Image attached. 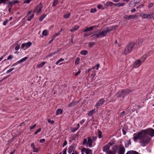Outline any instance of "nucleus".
Here are the masks:
<instances>
[{"label":"nucleus","instance_id":"f257e3e1","mask_svg":"<svg viewBox=\"0 0 154 154\" xmlns=\"http://www.w3.org/2000/svg\"><path fill=\"white\" fill-rule=\"evenodd\" d=\"M149 135L151 137L154 136V130L152 128H149L142 130L137 133L134 134L133 139L135 142L139 139V143L141 146L144 147L148 145L151 140V138L148 136Z\"/></svg>","mask_w":154,"mask_h":154},{"label":"nucleus","instance_id":"f03ea898","mask_svg":"<svg viewBox=\"0 0 154 154\" xmlns=\"http://www.w3.org/2000/svg\"><path fill=\"white\" fill-rule=\"evenodd\" d=\"M117 27V26H114L107 27L104 29L102 31L94 34L93 36H94V37L96 38H100L102 37H105L109 32L116 29Z\"/></svg>","mask_w":154,"mask_h":154},{"label":"nucleus","instance_id":"7ed1b4c3","mask_svg":"<svg viewBox=\"0 0 154 154\" xmlns=\"http://www.w3.org/2000/svg\"><path fill=\"white\" fill-rule=\"evenodd\" d=\"M137 44H134L133 42H130L128 44L124 51V53L126 55L131 53L133 48H138V46H135Z\"/></svg>","mask_w":154,"mask_h":154},{"label":"nucleus","instance_id":"20e7f679","mask_svg":"<svg viewBox=\"0 0 154 154\" xmlns=\"http://www.w3.org/2000/svg\"><path fill=\"white\" fill-rule=\"evenodd\" d=\"M125 152V149L123 145L120 144L119 146L118 153V154H124ZM138 152L134 150L128 151L125 154H138Z\"/></svg>","mask_w":154,"mask_h":154},{"label":"nucleus","instance_id":"39448f33","mask_svg":"<svg viewBox=\"0 0 154 154\" xmlns=\"http://www.w3.org/2000/svg\"><path fill=\"white\" fill-rule=\"evenodd\" d=\"M132 91L131 90L124 89L122 90L118 93L116 95V97L118 98H120L122 97L124 99V97L129 94L131 93Z\"/></svg>","mask_w":154,"mask_h":154},{"label":"nucleus","instance_id":"423d86ee","mask_svg":"<svg viewBox=\"0 0 154 154\" xmlns=\"http://www.w3.org/2000/svg\"><path fill=\"white\" fill-rule=\"evenodd\" d=\"M93 142V141L91 140V137H88L87 139L86 138L84 139L83 144V145L87 144L88 145L89 147H91L92 146Z\"/></svg>","mask_w":154,"mask_h":154},{"label":"nucleus","instance_id":"0eeeda50","mask_svg":"<svg viewBox=\"0 0 154 154\" xmlns=\"http://www.w3.org/2000/svg\"><path fill=\"white\" fill-rule=\"evenodd\" d=\"M140 16L143 18V19H154V13H152L150 14H142L140 15Z\"/></svg>","mask_w":154,"mask_h":154},{"label":"nucleus","instance_id":"6e6552de","mask_svg":"<svg viewBox=\"0 0 154 154\" xmlns=\"http://www.w3.org/2000/svg\"><path fill=\"white\" fill-rule=\"evenodd\" d=\"M32 45V43L30 42L23 43L21 45V48L24 50L26 49L29 48Z\"/></svg>","mask_w":154,"mask_h":154},{"label":"nucleus","instance_id":"1a4fd4ad","mask_svg":"<svg viewBox=\"0 0 154 154\" xmlns=\"http://www.w3.org/2000/svg\"><path fill=\"white\" fill-rule=\"evenodd\" d=\"M42 7L43 5L41 3H40L36 6L34 11L36 12L37 14H39L42 11Z\"/></svg>","mask_w":154,"mask_h":154},{"label":"nucleus","instance_id":"9d476101","mask_svg":"<svg viewBox=\"0 0 154 154\" xmlns=\"http://www.w3.org/2000/svg\"><path fill=\"white\" fill-rule=\"evenodd\" d=\"M105 100L103 98L100 99L96 103L94 106V107L97 108L101 106L104 103Z\"/></svg>","mask_w":154,"mask_h":154},{"label":"nucleus","instance_id":"9b49d317","mask_svg":"<svg viewBox=\"0 0 154 154\" xmlns=\"http://www.w3.org/2000/svg\"><path fill=\"white\" fill-rule=\"evenodd\" d=\"M144 59H142V57L140 60H136L135 62L134 65V67L135 68H137L139 67L141 65L142 63L144 62Z\"/></svg>","mask_w":154,"mask_h":154},{"label":"nucleus","instance_id":"f8f14e48","mask_svg":"<svg viewBox=\"0 0 154 154\" xmlns=\"http://www.w3.org/2000/svg\"><path fill=\"white\" fill-rule=\"evenodd\" d=\"M28 58V57H25L21 59L20 60L17 61L15 63H14L12 65V66H15L16 65H17L18 64H20V63L25 61H26Z\"/></svg>","mask_w":154,"mask_h":154},{"label":"nucleus","instance_id":"ddd939ff","mask_svg":"<svg viewBox=\"0 0 154 154\" xmlns=\"http://www.w3.org/2000/svg\"><path fill=\"white\" fill-rule=\"evenodd\" d=\"M111 144L110 143H109L103 146V152H106L109 150Z\"/></svg>","mask_w":154,"mask_h":154},{"label":"nucleus","instance_id":"4468645a","mask_svg":"<svg viewBox=\"0 0 154 154\" xmlns=\"http://www.w3.org/2000/svg\"><path fill=\"white\" fill-rule=\"evenodd\" d=\"M82 152H85L86 154H92L91 150L88 148H83L82 150Z\"/></svg>","mask_w":154,"mask_h":154},{"label":"nucleus","instance_id":"2eb2a0df","mask_svg":"<svg viewBox=\"0 0 154 154\" xmlns=\"http://www.w3.org/2000/svg\"><path fill=\"white\" fill-rule=\"evenodd\" d=\"M138 17V16L136 15H125L124 17V18L126 20H129L131 19L136 18Z\"/></svg>","mask_w":154,"mask_h":154},{"label":"nucleus","instance_id":"dca6fc26","mask_svg":"<svg viewBox=\"0 0 154 154\" xmlns=\"http://www.w3.org/2000/svg\"><path fill=\"white\" fill-rule=\"evenodd\" d=\"M97 26L96 25H94L92 26H91L89 27H86L85 29H84L83 30V32H86L92 30L94 28L96 27Z\"/></svg>","mask_w":154,"mask_h":154},{"label":"nucleus","instance_id":"f3484780","mask_svg":"<svg viewBox=\"0 0 154 154\" xmlns=\"http://www.w3.org/2000/svg\"><path fill=\"white\" fill-rule=\"evenodd\" d=\"M19 1L17 0H12L8 2V4L10 5L11 7H12L14 5L18 3Z\"/></svg>","mask_w":154,"mask_h":154},{"label":"nucleus","instance_id":"a211bd4d","mask_svg":"<svg viewBox=\"0 0 154 154\" xmlns=\"http://www.w3.org/2000/svg\"><path fill=\"white\" fill-rule=\"evenodd\" d=\"M153 52L152 51H150L149 53H148V54H146L145 55H143L142 57V58L143 59L145 60L147 57L151 56V55H152L153 54Z\"/></svg>","mask_w":154,"mask_h":154},{"label":"nucleus","instance_id":"6ab92c4d","mask_svg":"<svg viewBox=\"0 0 154 154\" xmlns=\"http://www.w3.org/2000/svg\"><path fill=\"white\" fill-rule=\"evenodd\" d=\"M136 4L135 3L134 1L132 0L129 3L128 6L129 7H133L136 6Z\"/></svg>","mask_w":154,"mask_h":154},{"label":"nucleus","instance_id":"aec40b11","mask_svg":"<svg viewBox=\"0 0 154 154\" xmlns=\"http://www.w3.org/2000/svg\"><path fill=\"white\" fill-rule=\"evenodd\" d=\"M75 148L73 146L71 145L68 148V152L69 153H70L72 152H73L75 151Z\"/></svg>","mask_w":154,"mask_h":154},{"label":"nucleus","instance_id":"412c9836","mask_svg":"<svg viewBox=\"0 0 154 154\" xmlns=\"http://www.w3.org/2000/svg\"><path fill=\"white\" fill-rule=\"evenodd\" d=\"M143 41V39H141L139 40L137 43H134V44H137L135 46H138V48L139 47L142 45Z\"/></svg>","mask_w":154,"mask_h":154},{"label":"nucleus","instance_id":"4be33fe9","mask_svg":"<svg viewBox=\"0 0 154 154\" xmlns=\"http://www.w3.org/2000/svg\"><path fill=\"white\" fill-rule=\"evenodd\" d=\"M119 146L118 145H115L112 147V151L115 154H116L117 152V150L118 149Z\"/></svg>","mask_w":154,"mask_h":154},{"label":"nucleus","instance_id":"5701e85b","mask_svg":"<svg viewBox=\"0 0 154 154\" xmlns=\"http://www.w3.org/2000/svg\"><path fill=\"white\" fill-rule=\"evenodd\" d=\"M115 4L113 3L112 2H106L104 4L106 6L109 7V6H112L113 5L115 6Z\"/></svg>","mask_w":154,"mask_h":154},{"label":"nucleus","instance_id":"b1692460","mask_svg":"<svg viewBox=\"0 0 154 154\" xmlns=\"http://www.w3.org/2000/svg\"><path fill=\"white\" fill-rule=\"evenodd\" d=\"M76 105L77 103L75 102V101L72 100V101L68 105V107H71Z\"/></svg>","mask_w":154,"mask_h":154},{"label":"nucleus","instance_id":"393cba45","mask_svg":"<svg viewBox=\"0 0 154 154\" xmlns=\"http://www.w3.org/2000/svg\"><path fill=\"white\" fill-rule=\"evenodd\" d=\"M130 140L127 141L125 143V146L126 147H128L129 145H131Z\"/></svg>","mask_w":154,"mask_h":154},{"label":"nucleus","instance_id":"a878e982","mask_svg":"<svg viewBox=\"0 0 154 154\" xmlns=\"http://www.w3.org/2000/svg\"><path fill=\"white\" fill-rule=\"evenodd\" d=\"M62 31V29H61L60 30L58 31L57 33H56L53 36L52 38H55L57 36H58L60 34L61 32Z\"/></svg>","mask_w":154,"mask_h":154},{"label":"nucleus","instance_id":"bb28decb","mask_svg":"<svg viewBox=\"0 0 154 154\" xmlns=\"http://www.w3.org/2000/svg\"><path fill=\"white\" fill-rule=\"evenodd\" d=\"M79 28V26H76L75 27H73L72 29H70V31L72 32H74L77 30Z\"/></svg>","mask_w":154,"mask_h":154},{"label":"nucleus","instance_id":"cd10ccee","mask_svg":"<svg viewBox=\"0 0 154 154\" xmlns=\"http://www.w3.org/2000/svg\"><path fill=\"white\" fill-rule=\"evenodd\" d=\"M95 111V109H93L89 111L88 113V116H92L94 113Z\"/></svg>","mask_w":154,"mask_h":154},{"label":"nucleus","instance_id":"c85d7f7f","mask_svg":"<svg viewBox=\"0 0 154 154\" xmlns=\"http://www.w3.org/2000/svg\"><path fill=\"white\" fill-rule=\"evenodd\" d=\"M63 113V110L60 109H58L56 111L57 115L61 114Z\"/></svg>","mask_w":154,"mask_h":154},{"label":"nucleus","instance_id":"c756f323","mask_svg":"<svg viewBox=\"0 0 154 154\" xmlns=\"http://www.w3.org/2000/svg\"><path fill=\"white\" fill-rule=\"evenodd\" d=\"M125 3H118L117 4H115V6H117L118 7H120L121 6H123L124 5Z\"/></svg>","mask_w":154,"mask_h":154},{"label":"nucleus","instance_id":"7c9ffc66","mask_svg":"<svg viewBox=\"0 0 154 154\" xmlns=\"http://www.w3.org/2000/svg\"><path fill=\"white\" fill-rule=\"evenodd\" d=\"M59 2L58 0H54L53 2L52 6L55 7L57 5Z\"/></svg>","mask_w":154,"mask_h":154},{"label":"nucleus","instance_id":"2f4dec72","mask_svg":"<svg viewBox=\"0 0 154 154\" xmlns=\"http://www.w3.org/2000/svg\"><path fill=\"white\" fill-rule=\"evenodd\" d=\"M88 53L87 51L84 50L81 51L80 54L82 55H85Z\"/></svg>","mask_w":154,"mask_h":154},{"label":"nucleus","instance_id":"473e14b6","mask_svg":"<svg viewBox=\"0 0 154 154\" xmlns=\"http://www.w3.org/2000/svg\"><path fill=\"white\" fill-rule=\"evenodd\" d=\"M46 16V15L45 14H43L39 18V20L41 21L43 20L44 19V18Z\"/></svg>","mask_w":154,"mask_h":154},{"label":"nucleus","instance_id":"72a5a7b5","mask_svg":"<svg viewBox=\"0 0 154 154\" xmlns=\"http://www.w3.org/2000/svg\"><path fill=\"white\" fill-rule=\"evenodd\" d=\"M88 46L90 47H92L94 46V45L95 44V43L94 42H90L88 43Z\"/></svg>","mask_w":154,"mask_h":154},{"label":"nucleus","instance_id":"f704fd0d","mask_svg":"<svg viewBox=\"0 0 154 154\" xmlns=\"http://www.w3.org/2000/svg\"><path fill=\"white\" fill-rule=\"evenodd\" d=\"M102 132L99 130L98 131V137L99 138H101L102 137Z\"/></svg>","mask_w":154,"mask_h":154},{"label":"nucleus","instance_id":"c9c22d12","mask_svg":"<svg viewBox=\"0 0 154 154\" xmlns=\"http://www.w3.org/2000/svg\"><path fill=\"white\" fill-rule=\"evenodd\" d=\"M45 62L44 61L42 62L40 64L38 65V67H43L45 64Z\"/></svg>","mask_w":154,"mask_h":154},{"label":"nucleus","instance_id":"e433bc0d","mask_svg":"<svg viewBox=\"0 0 154 154\" xmlns=\"http://www.w3.org/2000/svg\"><path fill=\"white\" fill-rule=\"evenodd\" d=\"M8 0H0V5L2 4H5L6 2H8Z\"/></svg>","mask_w":154,"mask_h":154},{"label":"nucleus","instance_id":"4c0bfd02","mask_svg":"<svg viewBox=\"0 0 154 154\" xmlns=\"http://www.w3.org/2000/svg\"><path fill=\"white\" fill-rule=\"evenodd\" d=\"M70 13H68L67 14H65L63 16V17L65 18H68L70 16Z\"/></svg>","mask_w":154,"mask_h":154},{"label":"nucleus","instance_id":"58836bf2","mask_svg":"<svg viewBox=\"0 0 154 154\" xmlns=\"http://www.w3.org/2000/svg\"><path fill=\"white\" fill-rule=\"evenodd\" d=\"M34 16V14H32L30 16L28 17L27 20L28 21H30L33 18Z\"/></svg>","mask_w":154,"mask_h":154},{"label":"nucleus","instance_id":"ea45409f","mask_svg":"<svg viewBox=\"0 0 154 154\" xmlns=\"http://www.w3.org/2000/svg\"><path fill=\"white\" fill-rule=\"evenodd\" d=\"M64 60V59H63L61 58L57 61V62L56 63V65H58L60 62L63 61Z\"/></svg>","mask_w":154,"mask_h":154},{"label":"nucleus","instance_id":"a19ab883","mask_svg":"<svg viewBox=\"0 0 154 154\" xmlns=\"http://www.w3.org/2000/svg\"><path fill=\"white\" fill-rule=\"evenodd\" d=\"M42 34L44 36H46L48 34V31L47 30H44L42 32Z\"/></svg>","mask_w":154,"mask_h":154},{"label":"nucleus","instance_id":"79ce46f5","mask_svg":"<svg viewBox=\"0 0 154 154\" xmlns=\"http://www.w3.org/2000/svg\"><path fill=\"white\" fill-rule=\"evenodd\" d=\"M79 60L80 58L79 57H78L77 58L75 61V64H78L79 63Z\"/></svg>","mask_w":154,"mask_h":154},{"label":"nucleus","instance_id":"37998d69","mask_svg":"<svg viewBox=\"0 0 154 154\" xmlns=\"http://www.w3.org/2000/svg\"><path fill=\"white\" fill-rule=\"evenodd\" d=\"M13 58V56L12 55H10L7 58V59L6 60H4V61L6 60H11Z\"/></svg>","mask_w":154,"mask_h":154},{"label":"nucleus","instance_id":"c03bdc74","mask_svg":"<svg viewBox=\"0 0 154 154\" xmlns=\"http://www.w3.org/2000/svg\"><path fill=\"white\" fill-rule=\"evenodd\" d=\"M91 138H92V140L93 142H94L96 140L97 137L96 136H93L91 137Z\"/></svg>","mask_w":154,"mask_h":154},{"label":"nucleus","instance_id":"a18cd8bd","mask_svg":"<svg viewBox=\"0 0 154 154\" xmlns=\"http://www.w3.org/2000/svg\"><path fill=\"white\" fill-rule=\"evenodd\" d=\"M106 154H115L111 150H109L106 152Z\"/></svg>","mask_w":154,"mask_h":154},{"label":"nucleus","instance_id":"49530a36","mask_svg":"<svg viewBox=\"0 0 154 154\" xmlns=\"http://www.w3.org/2000/svg\"><path fill=\"white\" fill-rule=\"evenodd\" d=\"M14 69V68H11L10 69H9L7 70V71L6 73H9L11 72Z\"/></svg>","mask_w":154,"mask_h":154},{"label":"nucleus","instance_id":"de8ad7c7","mask_svg":"<svg viewBox=\"0 0 154 154\" xmlns=\"http://www.w3.org/2000/svg\"><path fill=\"white\" fill-rule=\"evenodd\" d=\"M77 129H78L77 128H73L71 129V131L72 132H74L77 130Z\"/></svg>","mask_w":154,"mask_h":154},{"label":"nucleus","instance_id":"09e8293b","mask_svg":"<svg viewBox=\"0 0 154 154\" xmlns=\"http://www.w3.org/2000/svg\"><path fill=\"white\" fill-rule=\"evenodd\" d=\"M97 10L96 8H91V9L90 12L91 13H93L96 12Z\"/></svg>","mask_w":154,"mask_h":154},{"label":"nucleus","instance_id":"8fccbe9b","mask_svg":"<svg viewBox=\"0 0 154 154\" xmlns=\"http://www.w3.org/2000/svg\"><path fill=\"white\" fill-rule=\"evenodd\" d=\"M9 22V20L7 19L5 21H4L3 22V24L4 26H5L7 23Z\"/></svg>","mask_w":154,"mask_h":154},{"label":"nucleus","instance_id":"3c124183","mask_svg":"<svg viewBox=\"0 0 154 154\" xmlns=\"http://www.w3.org/2000/svg\"><path fill=\"white\" fill-rule=\"evenodd\" d=\"M97 8L98 9H103L104 8L103 5H99L97 6Z\"/></svg>","mask_w":154,"mask_h":154},{"label":"nucleus","instance_id":"603ef678","mask_svg":"<svg viewBox=\"0 0 154 154\" xmlns=\"http://www.w3.org/2000/svg\"><path fill=\"white\" fill-rule=\"evenodd\" d=\"M41 131V128L38 129L37 131H36L35 132V134L36 135V134L38 132H40Z\"/></svg>","mask_w":154,"mask_h":154},{"label":"nucleus","instance_id":"864d4df0","mask_svg":"<svg viewBox=\"0 0 154 154\" xmlns=\"http://www.w3.org/2000/svg\"><path fill=\"white\" fill-rule=\"evenodd\" d=\"M32 149L33 151L34 152H37L38 151V149H37L35 147V148H33V149Z\"/></svg>","mask_w":154,"mask_h":154},{"label":"nucleus","instance_id":"5fc2aeb1","mask_svg":"<svg viewBox=\"0 0 154 154\" xmlns=\"http://www.w3.org/2000/svg\"><path fill=\"white\" fill-rule=\"evenodd\" d=\"M31 0H24L23 2L24 3L29 4Z\"/></svg>","mask_w":154,"mask_h":154},{"label":"nucleus","instance_id":"6e6d98bb","mask_svg":"<svg viewBox=\"0 0 154 154\" xmlns=\"http://www.w3.org/2000/svg\"><path fill=\"white\" fill-rule=\"evenodd\" d=\"M99 66H100L99 64H97L94 67H93L92 69H94L96 67H97V68H96V69L97 70H98V68L99 67Z\"/></svg>","mask_w":154,"mask_h":154},{"label":"nucleus","instance_id":"4d7b16f0","mask_svg":"<svg viewBox=\"0 0 154 154\" xmlns=\"http://www.w3.org/2000/svg\"><path fill=\"white\" fill-rule=\"evenodd\" d=\"M20 47V45H17L16 46V47L15 48V50H16V51L18 50L19 49Z\"/></svg>","mask_w":154,"mask_h":154},{"label":"nucleus","instance_id":"13d9d810","mask_svg":"<svg viewBox=\"0 0 154 154\" xmlns=\"http://www.w3.org/2000/svg\"><path fill=\"white\" fill-rule=\"evenodd\" d=\"M48 122L49 123H51L52 124L54 123V121L53 120H51L50 119L48 120Z\"/></svg>","mask_w":154,"mask_h":154},{"label":"nucleus","instance_id":"bf43d9fd","mask_svg":"<svg viewBox=\"0 0 154 154\" xmlns=\"http://www.w3.org/2000/svg\"><path fill=\"white\" fill-rule=\"evenodd\" d=\"M85 119H83L80 122V124L81 125H82L85 122Z\"/></svg>","mask_w":154,"mask_h":154},{"label":"nucleus","instance_id":"052dcab7","mask_svg":"<svg viewBox=\"0 0 154 154\" xmlns=\"http://www.w3.org/2000/svg\"><path fill=\"white\" fill-rule=\"evenodd\" d=\"M45 139L44 138L40 139L39 140L40 142L41 143H44L45 141Z\"/></svg>","mask_w":154,"mask_h":154},{"label":"nucleus","instance_id":"680f3d73","mask_svg":"<svg viewBox=\"0 0 154 154\" xmlns=\"http://www.w3.org/2000/svg\"><path fill=\"white\" fill-rule=\"evenodd\" d=\"M81 71L80 70H79L77 72L75 73V76H77L80 73Z\"/></svg>","mask_w":154,"mask_h":154},{"label":"nucleus","instance_id":"e2e57ef3","mask_svg":"<svg viewBox=\"0 0 154 154\" xmlns=\"http://www.w3.org/2000/svg\"><path fill=\"white\" fill-rule=\"evenodd\" d=\"M59 51L58 50L57 51H54L53 52L51 53H52L51 54L53 55H54L55 54H57L58 52Z\"/></svg>","mask_w":154,"mask_h":154},{"label":"nucleus","instance_id":"0e129e2a","mask_svg":"<svg viewBox=\"0 0 154 154\" xmlns=\"http://www.w3.org/2000/svg\"><path fill=\"white\" fill-rule=\"evenodd\" d=\"M153 4L152 3H150L148 5V7L149 8H150L153 6Z\"/></svg>","mask_w":154,"mask_h":154},{"label":"nucleus","instance_id":"69168bd1","mask_svg":"<svg viewBox=\"0 0 154 154\" xmlns=\"http://www.w3.org/2000/svg\"><path fill=\"white\" fill-rule=\"evenodd\" d=\"M67 144V142L66 140H65L64 142V143L63 145V147Z\"/></svg>","mask_w":154,"mask_h":154},{"label":"nucleus","instance_id":"338daca9","mask_svg":"<svg viewBox=\"0 0 154 154\" xmlns=\"http://www.w3.org/2000/svg\"><path fill=\"white\" fill-rule=\"evenodd\" d=\"M71 154H79V153L76 150H75V151H73Z\"/></svg>","mask_w":154,"mask_h":154},{"label":"nucleus","instance_id":"774afa93","mask_svg":"<svg viewBox=\"0 0 154 154\" xmlns=\"http://www.w3.org/2000/svg\"><path fill=\"white\" fill-rule=\"evenodd\" d=\"M63 154H66V149H65L63 150Z\"/></svg>","mask_w":154,"mask_h":154}]
</instances>
